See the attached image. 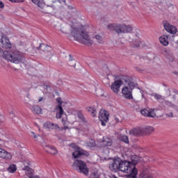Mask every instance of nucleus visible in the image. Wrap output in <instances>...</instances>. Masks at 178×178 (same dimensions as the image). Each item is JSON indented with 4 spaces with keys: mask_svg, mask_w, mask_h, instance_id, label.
Returning a JSON list of instances; mask_svg holds the SVG:
<instances>
[{
    "mask_svg": "<svg viewBox=\"0 0 178 178\" xmlns=\"http://www.w3.org/2000/svg\"><path fill=\"white\" fill-rule=\"evenodd\" d=\"M109 168L112 172H124L129 173L127 175L128 178H137L138 171L136 168L130 165V162L122 161L120 158L115 159L109 164Z\"/></svg>",
    "mask_w": 178,
    "mask_h": 178,
    "instance_id": "1",
    "label": "nucleus"
},
{
    "mask_svg": "<svg viewBox=\"0 0 178 178\" xmlns=\"http://www.w3.org/2000/svg\"><path fill=\"white\" fill-rule=\"evenodd\" d=\"M0 56H2L6 60L12 62L13 63H22L23 62V56L17 51H8L2 50L0 47Z\"/></svg>",
    "mask_w": 178,
    "mask_h": 178,
    "instance_id": "2",
    "label": "nucleus"
},
{
    "mask_svg": "<svg viewBox=\"0 0 178 178\" xmlns=\"http://www.w3.org/2000/svg\"><path fill=\"white\" fill-rule=\"evenodd\" d=\"M72 35H73L74 40L78 41L81 44H83L84 45H88V47H90L92 44H93L92 40L90 38V35L87 32L84 31H72Z\"/></svg>",
    "mask_w": 178,
    "mask_h": 178,
    "instance_id": "3",
    "label": "nucleus"
},
{
    "mask_svg": "<svg viewBox=\"0 0 178 178\" xmlns=\"http://www.w3.org/2000/svg\"><path fill=\"white\" fill-rule=\"evenodd\" d=\"M125 84L124 87L122 89V93L124 98L127 99H133V90L137 83H135L131 81V78L127 77L124 79Z\"/></svg>",
    "mask_w": 178,
    "mask_h": 178,
    "instance_id": "4",
    "label": "nucleus"
},
{
    "mask_svg": "<svg viewBox=\"0 0 178 178\" xmlns=\"http://www.w3.org/2000/svg\"><path fill=\"white\" fill-rule=\"evenodd\" d=\"M107 28L111 31H115L117 34H126L133 31V26L131 25L122 24H111L108 25Z\"/></svg>",
    "mask_w": 178,
    "mask_h": 178,
    "instance_id": "5",
    "label": "nucleus"
},
{
    "mask_svg": "<svg viewBox=\"0 0 178 178\" xmlns=\"http://www.w3.org/2000/svg\"><path fill=\"white\" fill-rule=\"evenodd\" d=\"M72 168L74 170H77L79 173H83V175H88V168L87 164L81 160H76L73 164Z\"/></svg>",
    "mask_w": 178,
    "mask_h": 178,
    "instance_id": "6",
    "label": "nucleus"
},
{
    "mask_svg": "<svg viewBox=\"0 0 178 178\" xmlns=\"http://www.w3.org/2000/svg\"><path fill=\"white\" fill-rule=\"evenodd\" d=\"M37 49H41L42 51H43L47 58H51L54 56V54H52V51H54V49L51 46L48 44H40Z\"/></svg>",
    "mask_w": 178,
    "mask_h": 178,
    "instance_id": "7",
    "label": "nucleus"
},
{
    "mask_svg": "<svg viewBox=\"0 0 178 178\" xmlns=\"http://www.w3.org/2000/svg\"><path fill=\"white\" fill-rule=\"evenodd\" d=\"M99 120L102 122V125L106 126V122L109 120V113L104 110H100Z\"/></svg>",
    "mask_w": 178,
    "mask_h": 178,
    "instance_id": "8",
    "label": "nucleus"
},
{
    "mask_svg": "<svg viewBox=\"0 0 178 178\" xmlns=\"http://www.w3.org/2000/svg\"><path fill=\"white\" fill-rule=\"evenodd\" d=\"M0 43L2 45V48L5 49H10L12 48V43H10V40L8 37L4 36L3 33H1V38H0Z\"/></svg>",
    "mask_w": 178,
    "mask_h": 178,
    "instance_id": "9",
    "label": "nucleus"
},
{
    "mask_svg": "<svg viewBox=\"0 0 178 178\" xmlns=\"http://www.w3.org/2000/svg\"><path fill=\"white\" fill-rule=\"evenodd\" d=\"M163 24L165 30L168 31V33H170V34H176V33H177L176 26L169 24L168 22H163Z\"/></svg>",
    "mask_w": 178,
    "mask_h": 178,
    "instance_id": "10",
    "label": "nucleus"
},
{
    "mask_svg": "<svg viewBox=\"0 0 178 178\" xmlns=\"http://www.w3.org/2000/svg\"><path fill=\"white\" fill-rule=\"evenodd\" d=\"M122 84H123V81L122 80L118 79L117 81H115L111 84V86L112 91H113L115 94H119Z\"/></svg>",
    "mask_w": 178,
    "mask_h": 178,
    "instance_id": "11",
    "label": "nucleus"
},
{
    "mask_svg": "<svg viewBox=\"0 0 178 178\" xmlns=\"http://www.w3.org/2000/svg\"><path fill=\"white\" fill-rule=\"evenodd\" d=\"M81 155H85V156H88L90 154L88 152L85 151L84 149L78 147L76 149V150L72 153V156L75 159H77V158H80Z\"/></svg>",
    "mask_w": 178,
    "mask_h": 178,
    "instance_id": "12",
    "label": "nucleus"
},
{
    "mask_svg": "<svg viewBox=\"0 0 178 178\" xmlns=\"http://www.w3.org/2000/svg\"><path fill=\"white\" fill-rule=\"evenodd\" d=\"M56 11V8L55 7V6H44L43 7V10H40V12H42V13H46L48 15H51V13H55V12Z\"/></svg>",
    "mask_w": 178,
    "mask_h": 178,
    "instance_id": "13",
    "label": "nucleus"
},
{
    "mask_svg": "<svg viewBox=\"0 0 178 178\" xmlns=\"http://www.w3.org/2000/svg\"><path fill=\"white\" fill-rule=\"evenodd\" d=\"M130 136H136V137H141L144 136L143 129L141 127L134 128L129 131Z\"/></svg>",
    "mask_w": 178,
    "mask_h": 178,
    "instance_id": "14",
    "label": "nucleus"
},
{
    "mask_svg": "<svg viewBox=\"0 0 178 178\" xmlns=\"http://www.w3.org/2000/svg\"><path fill=\"white\" fill-rule=\"evenodd\" d=\"M44 128L49 129V130H58V129H59V125L48 121L44 124Z\"/></svg>",
    "mask_w": 178,
    "mask_h": 178,
    "instance_id": "15",
    "label": "nucleus"
},
{
    "mask_svg": "<svg viewBox=\"0 0 178 178\" xmlns=\"http://www.w3.org/2000/svg\"><path fill=\"white\" fill-rule=\"evenodd\" d=\"M57 113L56 115V119H60V118H62V115H63V113H65V111H63V108L62 107V103H60V104H59L57 107Z\"/></svg>",
    "mask_w": 178,
    "mask_h": 178,
    "instance_id": "16",
    "label": "nucleus"
},
{
    "mask_svg": "<svg viewBox=\"0 0 178 178\" xmlns=\"http://www.w3.org/2000/svg\"><path fill=\"white\" fill-rule=\"evenodd\" d=\"M0 158H3V159H11L12 155L10 153H8L5 149H1L0 151Z\"/></svg>",
    "mask_w": 178,
    "mask_h": 178,
    "instance_id": "17",
    "label": "nucleus"
},
{
    "mask_svg": "<svg viewBox=\"0 0 178 178\" xmlns=\"http://www.w3.org/2000/svg\"><path fill=\"white\" fill-rule=\"evenodd\" d=\"M131 162L128 161L130 163V165L131 166H134V168H136V165H137V163H138V162H140V158L138 157V156L137 155H133L131 156Z\"/></svg>",
    "mask_w": 178,
    "mask_h": 178,
    "instance_id": "18",
    "label": "nucleus"
},
{
    "mask_svg": "<svg viewBox=\"0 0 178 178\" xmlns=\"http://www.w3.org/2000/svg\"><path fill=\"white\" fill-rule=\"evenodd\" d=\"M140 113L143 115V116H147L148 118H155L156 115L154 112L147 110V109H143L140 111Z\"/></svg>",
    "mask_w": 178,
    "mask_h": 178,
    "instance_id": "19",
    "label": "nucleus"
},
{
    "mask_svg": "<svg viewBox=\"0 0 178 178\" xmlns=\"http://www.w3.org/2000/svg\"><path fill=\"white\" fill-rule=\"evenodd\" d=\"M100 145L102 147H111V145H112V139L109 138H104L100 142Z\"/></svg>",
    "mask_w": 178,
    "mask_h": 178,
    "instance_id": "20",
    "label": "nucleus"
},
{
    "mask_svg": "<svg viewBox=\"0 0 178 178\" xmlns=\"http://www.w3.org/2000/svg\"><path fill=\"white\" fill-rule=\"evenodd\" d=\"M31 111L33 112V113H35L36 115H41L42 113V109L40 106L33 105L31 108Z\"/></svg>",
    "mask_w": 178,
    "mask_h": 178,
    "instance_id": "21",
    "label": "nucleus"
},
{
    "mask_svg": "<svg viewBox=\"0 0 178 178\" xmlns=\"http://www.w3.org/2000/svg\"><path fill=\"white\" fill-rule=\"evenodd\" d=\"M168 40H169V37L168 35H163V36L160 37V38H159V41H160L161 44H162L165 47L169 45Z\"/></svg>",
    "mask_w": 178,
    "mask_h": 178,
    "instance_id": "22",
    "label": "nucleus"
},
{
    "mask_svg": "<svg viewBox=\"0 0 178 178\" xmlns=\"http://www.w3.org/2000/svg\"><path fill=\"white\" fill-rule=\"evenodd\" d=\"M86 111L90 113V115L95 118L97 116V108H95L94 106H89L86 108Z\"/></svg>",
    "mask_w": 178,
    "mask_h": 178,
    "instance_id": "23",
    "label": "nucleus"
},
{
    "mask_svg": "<svg viewBox=\"0 0 178 178\" xmlns=\"http://www.w3.org/2000/svg\"><path fill=\"white\" fill-rule=\"evenodd\" d=\"M136 35L137 38L134 39L132 40L133 47H134V48H139L140 44H141V42L138 40V33H136Z\"/></svg>",
    "mask_w": 178,
    "mask_h": 178,
    "instance_id": "24",
    "label": "nucleus"
},
{
    "mask_svg": "<svg viewBox=\"0 0 178 178\" xmlns=\"http://www.w3.org/2000/svg\"><path fill=\"white\" fill-rule=\"evenodd\" d=\"M143 135L151 134L152 133H154V127H146L145 128H143Z\"/></svg>",
    "mask_w": 178,
    "mask_h": 178,
    "instance_id": "25",
    "label": "nucleus"
},
{
    "mask_svg": "<svg viewBox=\"0 0 178 178\" xmlns=\"http://www.w3.org/2000/svg\"><path fill=\"white\" fill-rule=\"evenodd\" d=\"M164 52L165 54H167V58L169 59L170 62H173V60H175V57H174L173 53H172V51L165 50Z\"/></svg>",
    "mask_w": 178,
    "mask_h": 178,
    "instance_id": "26",
    "label": "nucleus"
},
{
    "mask_svg": "<svg viewBox=\"0 0 178 178\" xmlns=\"http://www.w3.org/2000/svg\"><path fill=\"white\" fill-rule=\"evenodd\" d=\"M70 56V60L68 61V66H70L71 67H76V60H74L72 58V55H69Z\"/></svg>",
    "mask_w": 178,
    "mask_h": 178,
    "instance_id": "27",
    "label": "nucleus"
},
{
    "mask_svg": "<svg viewBox=\"0 0 178 178\" xmlns=\"http://www.w3.org/2000/svg\"><path fill=\"white\" fill-rule=\"evenodd\" d=\"M140 178H154V177H152L151 174H149L145 171H143L140 175Z\"/></svg>",
    "mask_w": 178,
    "mask_h": 178,
    "instance_id": "28",
    "label": "nucleus"
},
{
    "mask_svg": "<svg viewBox=\"0 0 178 178\" xmlns=\"http://www.w3.org/2000/svg\"><path fill=\"white\" fill-rule=\"evenodd\" d=\"M8 170L10 173H15V172L17 170V168L16 167V165L11 164L8 167Z\"/></svg>",
    "mask_w": 178,
    "mask_h": 178,
    "instance_id": "29",
    "label": "nucleus"
},
{
    "mask_svg": "<svg viewBox=\"0 0 178 178\" xmlns=\"http://www.w3.org/2000/svg\"><path fill=\"white\" fill-rule=\"evenodd\" d=\"M49 154H51V155H56V154H58V150L56 149V148H55V147L51 146Z\"/></svg>",
    "mask_w": 178,
    "mask_h": 178,
    "instance_id": "30",
    "label": "nucleus"
},
{
    "mask_svg": "<svg viewBox=\"0 0 178 178\" xmlns=\"http://www.w3.org/2000/svg\"><path fill=\"white\" fill-rule=\"evenodd\" d=\"M44 89L47 90L46 94L48 92H51V86L49 84L44 83Z\"/></svg>",
    "mask_w": 178,
    "mask_h": 178,
    "instance_id": "31",
    "label": "nucleus"
},
{
    "mask_svg": "<svg viewBox=\"0 0 178 178\" xmlns=\"http://www.w3.org/2000/svg\"><path fill=\"white\" fill-rule=\"evenodd\" d=\"M88 147H95V141L92 139H90L88 143H86Z\"/></svg>",
    "mask_w": 178,
    "mask_h": 178,
    "instance_id": "32",
    "label": "nucleus"
},
{
    "mask_svg": "<svg viewBox=\"0 0 178 178\" xmlns=\"http://www.w3.org/2000/svg\"><path fill=\"white\" fill-rule=\"evenodd\" d=\"M121 141H123V143H125L126 144H129V137L126 135H123L121 136Z\"/></svg>",
    "mask_w": 178,
    "mask_h": 178,
    "instance_id": "33",
    "label": "nucleus"
},
{
    "mask_svg": "<svg viewBox=\"0 0 178 178\" xmlns=\"http://www.w3.org/2000/svg\"><path fill=\"white\" fill-rule=\"evenodd\" d=\"M8 112H9L10 119H14V118H16V115L15 114V110L13 109L8 110Z\"/></svg>",
    "mask_w": 178,
    "mask_h": 178,
    "instance_id": "34",
    "label": "nucleus"
},
{
    "mask_svg": "<svg viewBox=\"0 0 178 178\" xmlns=\"http://www.w3.org/2000/svg\"><path fill=\"white\" fill-rule=\"evenodd\" d=\"M77 116H78L79 119L82 120V122H86V118H84V115H83V113H81V112H78Z\"/></svg>",
    "mask_w": 178,
    "mask_h": 178,
    "instance_id": "35",
    "label": "nucleus"
},
{
    "mask_svg": "<svg viewBox=\"0 0 178 178\" xmlns=\"http://www.w3.org/2000/svg\"><path fill=\"white\" fill-rule=\"evenodd\" d=\"M35 5H38V6H39V8H40V10H43L44 6H47L44 3H40V0H38V3H35Z\"/></svg>",
    "mask_w": 178,
    "mask_h": 178,
    "instance_id": "36",
    "label": "nucleus"
},
{
    "mask_svg": "<svg viewBox=\"0 0 178 178\" xmlns=\"http://www.w3.org/2000/svg\"><path fill=\"white\" fill-rule=\"evenodd\" d=\"M95 38L98 41V42H99L100 44H102V42H104V41H102V36H101V35H96L95 36Z\"/></svg>",
    "mask_w": 178,
    "mask_h": 178,
    "instance_id": "37",
    "label": "nucleus"
},
{
    "mask_svg": "<svg viewBox=\"0 0 178 178\" xmlns=\"http://www.w3.org/2000/svg\"><path fill=\"white\" fill-rule=\"evenodd\" d=\"M154 97L157 101H159V99H163V98H162V95H158L156 93L154 94Z\"/></svg>",
    "mask_w": 178,
    "mask_h": 178,
    "instance_id": "38",
    "label": "nucleus"
},
{
    "mask_svg": "<svg viewBox=\"0 0 178 178\" xmlns=\"http://www.w3.org/2000/svg\"><path fill=\"white\" fill-rule=\"evenodd\" d=\"M52 147V146H51V145H44V151H46V152H49V151H51V148Z\"/></svg>",
    "mask_w": 178,
    "mask_h": 178,
    "instance_id": "39",
    "label": "nucleus"
},
{
    "mask_svg": "<svg viewBox=\"0 0 178 178\" xmlns=\"http://www.w3.org/2000/svg\"><path fill=\"white\" fill-rule=\"evenodd\" d=\"M31 136L33 137L35 139V141H38V137H40V135H36L35 133L31 132Z\"/></svg>",
    "mask_w": 178,
    "mask_h": 178,
    "instance_id": "40",
    "label": "nucleus"
},
{
    "mask_svg": "<svg viewBox=\"0 0 178 178\" xmlns=\"http://www.w3.org/2000/svg\"><path fill=\"white\" fill-rule=\"evenodd\" d=\"M23 170H27V172H30L31 170V168H29V166H26Z\"/></svg>",
    "mask_w": 178,
    "mask_h": 178,
    "instance_id": "41",
    "label": "nucleus"
},
{
    "mask_svg": "<svg viewBox=\"0 0 178 178\" xmlns=\"http://www.w3.org/2000/svg\"><path fill=\"white\" fill-rule=\"evenodd\" d=\"M10 2H23L24 0H9Z\"/></svg>",
    "mask_w": 178,
    "mask_h": 178,
    "instance_id": "42",
    "label": "nucleus"
},
{
    "mask_svg": "<svg viewBox=\"0 0 178 178\" xmlns=\"http://www.w3.org/2000/svg\"><path fill=\"white\" fill-rule=\"evenodd\" d=\"M58 2L60 3H65V5H66V0H58Z\"/></svg>",
    "mask_w": 178,
    "mask_h": 178,
    "instance_id": "43",
    "label": "nucleus"
},
{
    "mask_svg": "<svg viewBox=\"0 0 178 178\" xmlns=\"http://www.w3.org/2000/svg\"><path fill=\"white\" fill-rule=\"evenodd\" d=\"M56 101L58 102L59 105H60V104H62V99L58 98Z\"/></svg>",
    "mask_w": 178,
    "mask_h": 178,
    "instance_id": "44",
    "label": "nucleus"
},
{
    "mask_svg": "<svg viewBox=\"0 0 178 178\" xmlns=\"http://www.w3.org/2000/svg\"><path fill=\"white\" fill-rule=\"evenodd\" d=\"M166 116H168V118H173V113H170V114H166Z\"/></svg>",
    "mask_w": 178,
    "mask_h": 178,
    "instance_id": "45",
    "label": "nucleus"
},
{
    "mask_svg": "<svg viewBox=\"0 0 178 178\" xmlns=\"http://www.w3.org/2000/svg\"><path fill=\"white\" fill-rule=\"evenodd\" d=\"M5 5L3 4V3L2 1H0V8H4Z\"/></svg>",
    "mask_w": 178,
    "mask_h": 178,
    "instance_id": "46",
    "label": "nucleus"
},
{
    "mask_svg": "<svg viewBox=\"0 0 178 178\" xmlns=\"http://www.w3.org/2000/svg\"><path fill=\"white\" fill-rule=\"evenodd\" d=\"M33 3H38V0H31Z\"/></svg>",
    "mask_w": 178,
    "mask_h": 178,
    "instance_id": "47",
    "label": "nucleus"
},
{
    "mask_svg": "<svg viewBox=\"0 0 178 178\" xmlns=\"http://www.w3.org/2000/svg\"><path fill=\"white\" fill-rule=\"evenodd\" d=\"M167 105H170L171 106H173V104H172V103L169 102H166Z\"/></svg>",
    "mask_w": 178,
    "mask_h": 178,
    "instance_id": "48",
    "label": "nucleus"
},
{
    "mask_svg": "<svg viewBox=\"0 0 178 178\" xmlns=\"http://www.w3.org/2000/svg\"><path fill=\"white\" fill-rule=\"evenodd\" d=\"M41 101H42V97H41V98L39 99V102H41Z\"/></svg>",
    "mask_w": 178,
    "mask_h": 178,
    "instance_id": "49",
    "label": "nucleus"
},
{
    "mask_svg": "<svg viewBox=\"0 0 178 178\" xmlns=\"http://www.w3.org/2000/svg\"><path fill=\"white\" fill-rule=\"evenodd\" d=\"M174 92H175V94H178L177 90H174Z\"/></svg>",
    "mask_w": 178,
    "mask_h": 178,
    "instance_id": "50",
    "label": "nucleus"
},
{
    "mask_svg": "<svg viewBox=\"0 0 178 178\" xmlns=\"http://www.w3.org/2000/svg\"><path fill=\"white\" fill-rule=\"evenodd\" d=\"M117 122H119V119L115 118Z\"/></svg>",
    "mask_w": 178,
    "mask_h": 178,
    "instance_id": "51",
    "label": "nucleus"
},
{
    "mask_svg": "<svg viewBox=\"0 0 178 178\" xmlns=\"http://www.w3.org/2000/svg\"><path fill=\"white\" fill-rule=\"evenodd\" d=\"M34 178H40L39 176H35Z\"/></svg>",
    "mask_w": 178,
    "mask_h": 178,
    "instance_id": "52",
    "label": "nucleus"
},
{
    "mask_svg": "<svg viewBox=\"0 0 178 178\" xmlns=\"http://www.w3.org/2000/svg\"><path fill=\"white\" fill-rule=\"evenodd\" d=\"M66 129H67V127H65V130H66Z\"/></svg>",
    "mask_w": 178,
    "mask_h": 178,
    "instance_id": "53",
    "label": "nucleus"
},
{
    "mask_svg": "<svg viewBox=\"0 0 178 178\" xmlns=\"http://www.w3.org/2000/svg\"><path fill=\"white\" fill-rule=\"evenodd\" d=\"M142 97H144V95L142 93Z\"/></svg>",
    "mask_w": 178,
    "mask_h": 178,
    "instance_id": "54",
    "label": "nucleus"
},
{
    "mask_svg": "<svg viewBox=\"0 0 178 178\" xmlns=\"http://www.w3.org/2000/svg\"><path fill=\"white\" fill-rule=\"evenodd\" d=\"M2 148L0 147V151H1Z\"/></svg>",
    "mask_w": 178,
    "mask_h": 178,
    "instance_id": "55",
    "label": "nucleus"
}]
</instances>
